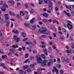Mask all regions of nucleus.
Returning a JSON list of instances; mask_svg holds the SVG:
<instances>
[{"label": "nucleus", "instance_id": "1", "mask_svg": "<svg viewBox=\"0 0 74 74\" xmlns=\"http://www.w3.org/2000/svg\"><path fill=\"white\" fill-rule=\"evenodd\" d=\"M49 7L48 8L49 10H52V9L53 8V7H52V6H53V4L51 2V0H49Z\"/></svg>", "mask_w": 74, "mask_h": 74}, {"label": "nucleus", "instance_id": "2", "mask_svg": "<svg viewBox=\"0 0 74 74\" xmlns=\"http://www.w3.org/2000/svg\"><path fill=\"white\" fill-rule=\"evenodd\" d=\"M46 28L42 27L39 29L38 30V32H39L40 33H43L44 34V32L46 30Z\"/></svg>", "mask_w": 74, "mask_h": 74}, {"label": "nucleus", "instance_id": "3", "mask_svg": "<svg viewBox=\"0 0 74 74\" xmlns=\"http://www.w3.org/2000/svg\"><path fill=\"white\" fill-rule=\"evenodd\" d=\"M14 41H16V42H19V38H17V36H14Z\"/></svg>", "mask_w": 74, "mask_h": 74}, {"label": "nucleus", "instance_id": "4", "mask_svg": "<svg viewBox=\"0 0 74 74\" xmlns=\"http://www.w3.org/2000/svg\"><path fill=\"white\" fill-rule=\"evenodd\" d=\"M45 29L46 30L45 31L43 34H45V35H48L49 34H50V32L48 31L47 29L46 28Z\"/></svg>", "mask_w": 74, "mask_h": 74}, {"label": "nucleus", "instance_id": "5", "mask_svg": "<svg viewBox=\"0 0 74 74\" xmlns=\"http://www.w3.org/2000/svg\"><path fill=\"white\" fill-rule=\"evenodd\" d=\"M67 27L69 30H70L71 29H73V25L70 24H68L67 25Z\"/></svg>", "mask_w": 74, "mask_h": 74}, {"label": "nucleus", "instance_id": "6", "mask_svg": "<svg viewBox=\"0 0 74 74\" xmlns=\"http://www.w3.org/2000/svg\"><path fill=\"white\" fill-rule=\"evenodd\" d=\"M53 68L54 70H53V71H52L53 73H55V71L56 73H58V69H56V67L55 66H53Z\"/></svg>", "mask_w": 74, "mask_h": 74}, {"label": "nucleus", "instance_id": "7", "mask_svg": "<svg viewBox=\"0 0 74 74\" xmlns=\"http://www.w3.org/2000/svg\"><path fill=\"white\" fill-rule=\"evenodd\" d=\"M64 13H65V15H67V16H68L69 17H70V16H71V15L70 13H67V12L65 11H64Z\"/></svg>", "mask_w": 74, "mask_h": 74}, {"label": "nucleus", "instance_id": "8", "mask_svg": "<svg viewBox=\"0 0 74 74\" xmlns=\"http://www.w3.org/2000/svg\"><path fill=\"white\" fill-rule=\"evenodd\" d=\"M35 19H36L35 18H32L31 20H30V23H34V22L35 21Z\"/></svg>", "mask_w": 74, "mask_h": 74}, {"label": "nucleus", "instance_id": "9", "mask_svg": "<svg viewBox=\"0 0 74 74\" xmlns=\"http://www.w3.org/2000/svg\"><path fill=\"white\" fill-rule=\"evenodd\" d=\"M1 10L2 11L4 12L6 10V8L5 6H3L1 8Z\"/></svg>", "mask_w": 74, "mask_h": 74}, {"label": "nucleus", "instance_id": "10", "mask_svg": "<svg viewBox=\"0 0 74 74\" xmlns=\"http://www.w3.org/2000/svg\"><path fill=\"white\" fill-rule=\"evenodd\" d=\"M9 14L10 15H11L12 16H15V13H14L12 12H9Z\"/></svg>", "mask_w": 74, "mask_h": 74}, {"label": "nucleus", "instance_id": "11", "mask_svg": "<svg viewBox=\"0 0 74 74\" xmlns=\"http://www.w3.org/2000/svg\"><path fill=\"white\" fill-rule=\"evenodd\" d=\"M42 15L43 16L45 17V18H48V14H47L46 13H43Z\"/></svg>", "mask_w": 74, "mask_h": 74}, {"label": "nucleus", "instance_id": "12", "mask_svg": "<svg viewBox=\"0 0 74 74\" xmlns=\"http://www.w3.org/2000/svg\"><path fill=\"white\" fill-rule=\"evenodd\" d=\"M8 3L10 4H14V1L13 0H9L8 1Z\"/></svg>", "mask_w": 74, "mask_h": 74}, {"label": "nucleus", "instance_id": "13", "mask_svg": "<svg viewBox=\"0 0 74 74\" xmlns=\"http://www.w3.org/2000/svg\"><path fill=\"white\" fill-rule=\"evenodd\" d=\"M6 27H8L10 25V21H6Z\"/></svg>", "mask_w": 74, "mask_h": 74}, {"label": "nucleus", "instance_id": "14", "mask_svg": "<svg viewBox=\"0 0 74 74\" xmlns=\"http://www.w3.org/2000/svg\"><path fill=\"white\" fill-rule=\"evenodd\" d=\"M37 62H38V63H42V61L41 58L38 59L36 60Z\"/></svg>", "mask_w": 74, "mask_h": 74}, {"label": "nucleus", "instance_id": "15", "mask_svg": "<svg viewBox=\"0 0 74 74\" xmlns=\"http://www.w3.org/2000/svg\"><path fill=\"white\" fill-rule=\"evenodd\" d=\"M21 36L23 37H25L26 36V34L24 32H23L21 33Z\"/></svg>", "mask_w": 74, "mask_h": 74}, {"label": "nucleus", "instance_id": "16", "mask_svg": "<svg viewBox=\"0 0 74 74\" xmlns=\"http://www.w3.org/2000/svg\"><path fill=\"white\" fill-rule=\"evenodd\" d=\"M42 22H43L44 23H46L47 22V20L46 18L42 19Z\"/></svg>", "mask_w": 74, "mask_h": 74}, {"label": "nucleus", "instance_id": "17", "mask_svg": "<svg viewBox=\"0 0 74 74\" xmlns=\"http://www.w3.org/2000/svg\"><path fill=\"white\" fill-rule=\"evenodd\" d=\"M41 56L42 57V58L44 59H45V58H46V57H45V55L44 54H41Z\"/></svg>", "mask_w": 74, "mask_h": 74}, {"label": "nucleus", "instance_id": "18", "mask_svg": "<svg viewBox=\"0 0 74 74\" xmlns=\"http://www.w3.org/2000/svg\"><path fill=\"white\" fill-rule=\"evenodd\" d=\"M43 38H47L48 37V36L45 35H42L41 36Z\"/></svg>", "mask_w": 74, "mask_h": 74}, {"label": "nucleus", "instance_id": "19", "mask_svg": "<svg viewBox=\"0 0 74 74\" xmlns=\"http://www.w3.org/2000/svg\"><path fill=\"white\" fill-rule=\"evenodd\" d=\"M20 14L21 16H24L25 14H24V12L23 11H21L20 12Z\"/></svg>", "mask_w": 74, "mask_h": 74}, {"label": "nucleus", "instance_id": "20", "mask_svg": "<svg viewBox=\"0 0 74 74\" xmlns=\"http://www.w3.org/2000/svg\"><path fill=\"white\" fill-rule=\"evenodd\" d=\"M29 68V66L28 65H25L23 66V69H28Z\"/></svg>", "mask_w": 74, "mask_h": 74}, {"label": "nucleus", "instance_id": "21", "mask_svg": "<svg viewBox=\"0 0 74 74\" xmlns=\"http://www.w3.org/2000/svg\"><path fill=\"white\" fill-rule=\"evenodd\" d=\"M2 58V59H7V56L5 55H3Z\"/></svg>", "mask_w": 74, "mask_h": 74}, {"label": "nucleus", "instance_id": "22", "mask_svg": "<svg viewBox=\"0 0 74 74\" xmlns=\"http://www.w3.org/2000/svg\"><path fill=\"white\" fill-rule=\"evenodd\" d=\"M10 53H13L14 51H15V50L14 49H10Z\"/></svg>", "mask_w": 74, "mask_h": 74}, {"label": "nucleus", "instance_id": "23", "mask_svg": "<svg viewBox=\"0 0 74 74\" xmlns=\"http://www.w3.org/2000/svg\"><path fill=\"white\" fill-rule=\"evenodd\" d=\"M60 38H61V41H63V40H64L65 39V38H64V37L63 36H62Z\"/></svg>", "mask_w": 74, "mask_h": 74}, {"label": "nucleus", "instance_id": "24", "mask_svg": "<svg viewBox=\"0 0 74 74\" xmlns=\"http://www.w3.org/2000/svg\"><path fill=\"white\" fill-rule=\"evenodd\" d=\"M66 53H70L71 52V50H66Z\"/></svg>", "mask_w": 74, "mask_h": 74}, {"label": "nucleus", "instance_id": "25", "mask_svg": "<svg viewBox=\"0 0 74 74\" xmlns=\"http://www.w3.org/2000/svg\"><path fill=\"white\" fill-rule=\"evenodd\" d=\"M12 48H18V45H13L12 46Z\"/></svg>", "mask_w": 74, "mask_h": 74}, {"label": "nucleus", "instance_id": "26", "mask_svg": "<svg viewBox=\"0 0 74 74\" xmlns=\"http://www.w3.org/2000/svg\"><path fill=\"white\" fill-rule=\"evenodd\" d=\"M47 62H48V60H45L43 62L46 64H47Z\"/></svg>", "mask_w": 74, "mask_h": 74}, {"label": "nucleus", "instance_id": "27", "mask_svg": "<svg viewBox=\"0 0 74 74\" xmlns=\"http://www.w3.org/2000/svg\"><path fill=\"white\" fill-rule=\"evenodd\" d=\"M19 73L21 74H22L23 73V70H20L19 71Z\"/></svg>", "mask_w": 74, "mask_h": 74}, {"label": "nucleus", "instance_id": "28", "mask_svg": "<svg viewBox=\"0 0 74 74\" xmlns=\"http://www.w3.org/2000/svg\"><path fill=\"white\" fill-rule=\"evenodd\" d=\"M46 65V64H45L43 62V63H42L41 64V66L42 67H45V66Z\"/></svg>", "mask_w": 74, "mask_h": 74}, {"label": "nucleus", "instance_id": "29", "mask_svg": "<svg viewBox=\"0 0 74 74\" xmlns=\"http://www.w3.org/2000/svg\"><path fill=\"white\" fill-rule=\"evenodd\" d=\"M5 66V65H4V64L3 63H0V66H1V67H3Z\"/></svg>", "mask_w": 74, "mask_h": 74}, {"label": "nucleus", "instance_id": "30", "mask_svg": "<svg viewBox=\"0 0 74 74\" xmlns=\"http://www.w3.org/2000/svg\"><path fill=\"white\" fill-rule=\"evenodd\" d=\"M36 58H37V59H41V56L40 55H38L36 56Z\"/></svg>", "mask_w": 74, "mask_h": 74}, {"label": "nucleus", "instance_id": "31", "mask_svg": "<svg viewBox=\"0 0 74 74\" xmlns=\"http://www.w3.org/2000/svg\"><path fill=\"white\" fill-rule=\"evenodd\" d=\"M24 25L25 26H26V27H27V26H29V24L27 23H25Z\"/></svg>", "mask_w": 74, "mask_h": 74}, {"label": "nucleus", "instance_id": "32", "mask_svg": "<svg viewBox=\"0 0 74 74\" xmlns=\"http://www.w3.org/2000/svg\"><path fill=\"white\" fill-rule=\"evenodd\" d=\"M27 71L28 73H30L31 72V69L30 68L27 69Z\"/></svg>", "mask_w": 74, "mask_h": 74}, {"label": "nucleus", "instance_id": "33", "mask_svg": "<svg viewBox=\"0 0 74 74\" xmlns=\"http://www.w3.org/2000/svg\"><path fill=\"white\" fill-rule=\"evenodd\" d=\"M42 3V0H39V4H41Z\"/></svg>", "mask_w": 74, "mask_h": 74}, {"label": "nucleus", "instance_id": "34", "mask_svg": "<svg viewBox=\"0 0 74 74\" xmlns=\"http://www.w3.org/2000/svg\"><path fill=\"white\" fill-rule=\"evenodd\" d=\"M30 12L31 14H33L34 12V10L32 9L30 11Z\"/></svg>", "mask_w": 74, "mask_h": 74}, {"label": "nucleus", "instance_id": "35", "mask_svg": "<svg viewBox=\"0 0 74 74\" xmlns=\"http://www.w3.org/2000/svg\"><path fill=\"white\" fill-rule=\"evenodd\" d=\"M17 7H18L19 6H20L21 5V3H20L18 2L17 3Z\"/></svg>", "mask_w": 74, "mask_h": 74}, {"label": "nucleus", "instance_id": "36", "mask_svg": "<svg viewBox=\"0 0 74 74\" xmlns=\"http://www.w3.org/2000/svg\"><path fill=\"white\" fill-rule=\"evenodd\" d=\"M17 17L18 19H20L21 18V17H20V15L18 14H17Z\"/></svg>", "mask_w": 74, "mask_h": 74}, {"label": "nucleus", "instance_id": "37", "mask_svg": "<svg viewBox=\"0 0 74 74\" xmlns=\"http://www.w3.org/2000/svg\"><path fill=\"white\" fill-rule=\"evenodd\" d=\"M68 7L69 10H71V6L69 5L68 6Z\"/></svg>", "mask_w": 74, "mask_h": 74}, {"label": "nucleus", "instance_id": "38", "mask_svg": "<svg viewBox=\"0 0 74 74\" xmlns=\"http://www.w3.org/2000/svg\"><path fill=\"white\" fill-rule=\"evenodd\" d=\"M64 72L63 70H61L60 71V73L61 74H63Z\"/></svg>", "mask_w": 74, "mask_h": 74}, {"label": "nucleus", "instance_id": "39", "mask_svg": "<svg viewBox=\"0 0 74 74\" xmlns=\"http://www.w3.org/2000/svg\"><path fill=\"white\" fill-rule=\"evenodd\" d=\"M51 63L50 62H49L47 64V65L48 66H51Z\"/></svg>", "mask_w": 74, "mask_h": 74}, {"label": "nucleus", "instance_id": "40", "mask_svg": "<svg viewBox=\"0 0 74 74\" xmlns=\"http://www.w3.org/2000/svg\"><path fill=\"white\" fill-rule=\"evenodd\" d=\"M57 67L58 69H60L61 67V65H58L57 66Z\"/></svg>", "mask_w": 74, "mask_h": 74}, {"label": "nucleus", "instance_id": "41", "mask_svg": "<svg viewBox=\"0 0 74 74\" xmlns=\"http://www.w3.org/2000/svg\"><path fill=\"white\" fill-rule=\"evenodd\" d=\"M43 51L44 52H47V49H43Z\"/></svg>", "mask_w": 74, "mask_h": 74}, {"label": "nucleus", "instance_id": "42", "mask_svg": "<svg viewBox=\"0 0 74 74\" xmlns=\"http://www.w3.org/2000/svg\"><path fill=\"white\" fill-rule=\"evenodd\" d=\"M62 30L63 32H65V33H66V30L64 28H62Z\"/></svg>", "mask_w": 74, "mask_h": 74}, {"label": "nucleus", "instance_id": "43", "mask_svg": "<svg viewBox=\"0 0 74 74\" xmlns=\"http://www.w3.org/2000/svg\"><path fill=\"white\" fill-rule=\"evenodd\" d=\"M3 68L4 69V70H8L7 68V67H5V66L3 67Z\"/></svg>", "mask_w": 74, "mask_h": 74}, {"label": "nucleus", "instance_id": "44", "mask_svg": "<svg viewBox=\"0 0 74 74\" xmlns=\"http://www.w3.org/2000/svg\"><path fill=\"white\" fill-rule=\"evenodd\" d=\"M0 53H3V50L2 49L0 50Z\"/></svg>", "mask_w": 74, "mask_h": 74}, {"label": "nucleus", "instance_id": "45", "mask_svg": "<svg viewBox=\"0 0 74 74\" xmlns=\"http://www.w3.org/2000/svg\"><path fill=\"white\" fill-rule=\"evenodd\" d=\"M14 55L16 56H19V55L18 54V53H15L14 54Z\"/></svg>", "mask_w": 74, "mask_h": 74}, {"label": "nucleus", "instance_id": "46", "mask_svg": "<svg viewBox=\"0 0 74 74\" xmlns=\"http://www.w3.org/2000/svg\"><path fill=\"white\" fill-rule=\"evenodd\" d=\"M14 33L17 34H19V32L18 31V30H16L14 32Z\"/></svg>", "mask_w": 74, "mask_h": 74}, {"label": "nucleus", "instance_id": "47", "mask_svg": "<svg viewBox=\"0 0 74 74\" xmlns=\"http://www.w3.org/2000/svg\"><path fill=\"white\" fill-rule=\"evenodd\" d=\"M49 62L50 63H53V61H52V60L51 59L49 60Z\"/></svg>", "mask_w": 74, "mask_h": 74}, {"label": "nucleus", "instance_id": "48", "mask_svg": "<svg viewBox=\"0 0 74 74\" xmlns=\"http://www.w3.org/2000/svg\"><path fill=\"white\" fill-rule=\"evenodd\" d=\"M25 7L26 8H27L29 7V5H28V4H26L25 5Z\"/></svg>", "mask_w": 74, "mask_h": 74}, {"label": "nucleus", "instance_id": "49", "mask_svg": "<svg viewBox=\"0 0 74 74\" xmlns=\"http://www.w3.org/2000/svg\"><path fill=\"white\" fill-rule=\"evenodd\" d=\"M52 47H53V49H56V47H55V45H53Z\"/></svg>", "mask_w": 74, "mask_h": 74}, {"label": "nucleus", "instance_id": "50", "mask_svg": "<svg viewBox=\"0 0 74 74\" xmlns=\"http://www.w3.org/2000/svg\"><path fill=\"white\" fill-rule=\"evenodd\" d=\"M53 22L54 23H56L57 22V21L56 20H54Z\"/></svg>", "mask_w": 74, "mask_h": 74}, {"label": "nucleus", "instance_id": "51", "mask_svg": "<svg viewBox=\"0 0 74 74\" xmlns=\"http://www.w3.org/2000/svg\"><path fill=\"white\" fill-rule=\"evenodd\" d=\"M53 36L54 37H56V34L55 33H54L53 34Z\"/></svg>", "mask_w": 74, "mask_h": 74}, {"label": "nucleus", "instance_id": "52", "mask_svg": "<svg viewBox=\"0 0 74 74\" xmlns=\"http://www.w3.org/2000/svg\"><path fill=\"white\" fill-rule=\"evenodd\" d=\"M40 70L42 71H45V69L44 68H42L40 69Z\"/></svg>", "mask_w": 74, "mask_h": 74}, {"label": "nucleus", "instance_id": "53", "mask_svg": "<svg viewBox=\"0 0 74 74\" xmlns=\"http://www.w3.org/2000/svg\"><path fill=\"white\" fill-rule=\"evenodd\" d=\"M47 12H48V13H51V10H48L47 11Z\"/></svg>", "mask_w": 74, "mask_h": 74}, {"label": "nucleus", "instance_id": "54", "mask_svg": "<svg viewBox=\"0 0 74 74\" xmlns=\"http://www.w3.org/2000/svg\"><path fill=\"white\" fill-rule=\"evenodd\" d=\"M33 43L34 44H37V41L36 40H34L33 41Z\"/></svg>", "mask_w": 74, "mask_h": 74}, {"label": "nucleus", "instance_id": "55", "mask_svg": "<svg viewBox=\"0 0 74 74\" xmlns=\"http://www.w3.org/2000/svg\"><path fill=\"white\" fill-rule=\"evenodd\" d=\"M30 67H33L34 66V64H33L32 65H30Z\"/></svg>", "mask_w": 74, "mask_h": 74}, {"label": "nucleus", "instance_id": "56", "mask_svg": "<svg viewBox=\"0 0 74 74\" xmlns=\"http://www.w3.org/2000/svg\"><path fill=\"white\" fill-rule=\"evenodd\" d=\"M62 61H63V62L64 61V60H65V59H64V57H62Z\"/></svg>", "mask_w": 74, "mask_h": 74}, {"label": "nucleus", "instance_id": "57", "mask_svg": "<svg viewBox=\"0 0 74 74\" xmlns=\"http://www.w3.org/2000/svg\"><path fill=\"white\" fill-rule=\"evenodd\" d=\"M25 44H27V45H29V44H30V43L27 41L25 42Z\"/></svg>", "mask_w": 74, "mask_h": 74}, {"label": "nucleus", "instance_id": "58", "mask_svg": "<svg viewBox=\"0 0 74 74\" xmlns=\"http://www.w3.org/2000/svg\"><path fill=\"white\" fill-rule=\"evenodd\" d=\"M28 58V54H25V58Z\"/></svg>", "mask_w": 74, "mask_h": 74}, {"label": "nucleus", "instance_id": "59", "mask_svg": "<svg viewBox=\"0 0 74 74\" xmlns=\"http://www.w3.org/2000/svg\"><path fill=\"white\" fill-rule=\"evenodd\" d=\"M41 47L42 48H45V47H46V46L45 45H43Z\"/></svg>", "mask_w": 74, "mask_h": 74}, {"label": "nucleus", "instance_id": "60", "mask_svg": "<svg viewBox=\"0 0 74 74\" xmlns=\"http://www.w3.org/2000/svg\"><path fill=\"white\" fill-rule=\"evenodd\" d=\"M27 39H28V38H25L24 39H23V41H26V40H27Z\"/></svg>", "mask_w": 74, "mask_h": 74}, {"label": "nucleus", "instance_id": "61", "mask_svg": "<svg viewBox=\"0 0 74 74\" xmlns=\"http://www.w3.org/2000/svg\"><path fill=\"white\" fill-rule=\"evenodd\" d=\"M33 53H37V51L34 50L33 51Z\"/></svg>", "mask_w": 74, "mask_h": 74}, {"label": "nucleus", "instance_id": "62", "mask_svg": "<svg viewBox=\"0 0 74 74\" xmlns=\"http://www.w3.org/2000/svg\"><path fill=\"white\" fill-rule=\"evenodd\" d=\"M52 20L51 19H50L48 20L49 22H52Z\"/></svg>", "mask_w": 74, "mask_h": 74}, {"label": "nucleus", "instance_id": "63", "mask_svg": "<svg viewBox=\"0 0 74 74\" xmlns=\"http://www.w3.org/2000/svg\"><path fill=\"white\" fill-rule=\"evenodd\" d=\"M62 32L61 31H60L58 32V34H62Z\"/></svg>", "mask_w": 74, "mask_h": 74}, {"label": "nucleus", "instance_id": "64", "mask_svg": "<svg viewBox=\"0 0 74 74\" xmlns=\"http://www.w3.org/2000/svg\"><path fill=\"white\" fill-rule=\"evenodd\" d=\"M37 74H41V72L40 71L37 72Z\"/></svg>", "mask_w": 74, "mask_h": 74}]
</instances>
